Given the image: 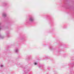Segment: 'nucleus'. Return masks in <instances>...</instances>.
Wrapping results in <instances>:
<instances>
[{"label":"nucleus","instance_id":"obj_1","mask_svg":"<svg viewBox=\"0 0 74 74\" xmlns=\"http://www.w3.org/2000/svg\"><path fill=\"white\" fill-rule=\"evenodd\" d=\"M33 19L32 18H30L29 19V21H33Z\"/></svg>","mask_w":74,"mask_h":74},{"label":"nucleus","instance_id":"obj_2","mask_svg":"<svg viewBox=\"0 0 74 74\" xmlns=\"http://www.w3.org/2000/svg\"><path fill=\"white\" fill-rule=\"evenodd\" d=\"M3 16H6V15L5 14V15H3Z\"/></svg>","mask_w":74,"mask_h":74},{"label":"nucleus","instance_id":"obj_3","mask_svg":"<svg viewBox=\"0 0 74 74\" xmlns=\"http://www.w3.org/2000/svg\"><path fill=\"white\" fill-rule=\"evenodd\" d=\"M36 64H37V63H35V65H36Z\"/></svg>","mask_w":74,"mask_h":74},{"label":"nucleus","instance_id":"obj_4","mask_svg":"<svg viewBox=\"0 0 74 74\" xmlns=\"http://www.w3.org/2000/svg\"><path fill=\"white\" fill-rule=\"evenodd\" d=\"M3 66L2 65L1 66V67H3Z\"/></svg>","mask_w":74,"mask_h":74}]
</instances>
